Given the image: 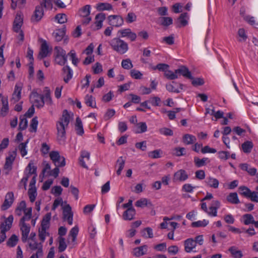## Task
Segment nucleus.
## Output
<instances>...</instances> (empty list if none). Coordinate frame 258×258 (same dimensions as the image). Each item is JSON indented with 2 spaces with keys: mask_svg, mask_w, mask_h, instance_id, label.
Returning a JSON list of instances; mask_svg holds the SVG:
<instances>
[{
  "mask_svg": "<svg viewBox=\"0 0 258 258\" xmlns=\"http://www.w3.org/2000/svg\"><path fill=\"white\" fill-rule=\"evenodd\" d=\"M28 193L30 202L32 203L34 202L37 195L36 188L35 187H30L28 190Z\"/></svg>",
  "mask_w": 258,
  "mask_h": 258,
  "instance_id": "43",
  "label": "nucleus"
},
{
  "mask_svg": "<svg viewBox=\"0 0 258 258\" xmlns=\"http://www.w3.org/2000/svg\"><path fill=\"white\" fill-rule=\"evenodd\" d=\"M30 100L37 108H41L44 106V101L43 95L39 94L36 92L31 93L30 95Z\"/></svg>",
  "mask_w": 258,
  "mask_h": 258,
  "instance_id": "5",
  "label": "nucleus"
},
{
  "mask_svg": "<svg viewBox=\"0 0 258 258\" xmlns=\"http://www.w3.org/2000/svg\"><path fill=\"white\" fill-rule=\"evenodd\" d=\"M14 201V196L13 192H8L6 196L4 203L2 205L1 209L2 210H6L8 209L12 205Z\"/></svg>",
  "mask_w": 258,
  "mask_h": 258,
  "instance_id": "9",
  "label": "nucleus"
},
{
  "mask_svg": "<svg viewBox=\"0 0 258 258\" xmlns=\"http://www.w3.org/2000/svg\"><path fill=\"white\" fill-rule=\"evenodd\" d=\"M75 130L78 135L82 136L84 133L82 122L79 117L76 118Z\"/></svg>",
  "mask_w": 258,
  "mask_h": 258,
  "instance_id": "28",
  "label": "nucleus"
},
{
  "mask_svg": "<svg viewBox=\"0 0 258 258\" xmlns=\"http://www.w3.org/2000/svg\"><path fill=\"white\" fill-rule=\"evenodd\" d=\"M229 251L234 258H241L243 256L242 253L240 250H237L235 246H231L229 248Z\"/></svg>",
  "mask_w": 258,
  "mask_h": 258,
  "instance_id": "38",
  "label": "nucleus"
},
{
  "mask_svg": "<svg viewBox=\"0 0 258 258\" xmlns=\"http://www.w3.org/2000/svg\"><path fill=\"white\" fill-rule=\"evenodd\" d=\"M176 73L178 75H182V76L189 79H193L191 72L189 71L188 68L185 66H181L179 69H177Z\"/></svg>",
  "mask_w": 258,
  "mask_h": 258,
  "instance_id": "19",
  "label": "nucleus"
},
{
  "mask_svg": "<svg viewBox=\"0 0 258 258\" xmlns=\"http://www.w3.org/2000/svg\"><path fill=\"white\" fill-rule=\"evenodd\" d=\"M160 134L166 136H171L173 135V131L167 127H162L159 130Z\"/></svg>",
  "mask_w": 258,
  "mask_h": 258,
  "instance_id": "61",
  "label": "nucleus"
},
{
  "mask_svg": "<svg viewBox=\"0 0 258 258\" xmlns=\"http://www.w3.org/2000/svg\"><path fill=\"white\" fill-rule=\"evenodd\" d=\"M125 165V160L122 156L119 157L116 161V166H118V168L116 171V174L117 175L121 174V171L123 169Z\"/></svg>",
  "mask_w": 258,
  "mask_h": 258,
  "instance_id": "35",
  "label": "nucleus"
},
{
  "mask_svg": "<svg viewBox=\"0 0 258 258\" xmlns=\"http://www.w3.org/2000/svg\"><path fill=\"white\" fill-rule=\"evenodd\" d=\"M63 73V80L67 83L72 78L73 72L68 66H66L62 68Z\"/></svg>",
  "mask_w": 258,
  "mask_h": 258,
  "instance_id": "20",
  "label": "nucleus"
},
{
  "mask_svg": "<svg viewBox=\"0 0 258 258\" xmlns=\"http://www.w3.org/2000/svg\"><path fill=\"white\" fill-rule=\"evenodd\" d=\"M63 218L64 220L67 221L69 225H72L73 213L72 211V208L69 204L63 208Z\"/></svg>",
  "mask_w": 258,
  "mask_h": 258,
  "instance_id": "7",
  "label": "nucleus"
},
{
  "mask_svg": "<svg viewBox=\"0 0 258 258\" xmlns=\"http://www.w3.org/2000/svg\"><path fill=\"white\" fill-rule=\"evenodd\" d=\"M137 16L133 12H130L126 18V21L128 23H131L135 22Z\"/></svg>",
  "mask_w": 258,
  "mask_h": 258,
  "instance_id": "64",
  "label": "nucleus"
},
{
  "mask_svg": "<svg viewBox=\"0 0 258 258\" xmlns=\"http://www.w3.org/2000/svg\"><path fill=\"white\" fill-rule=\"evenodd\" d=\"M135 214V210L133 208H129L123 213V219L124 220H132L134 218Z\"/></svg>",
  "mask_w": 258,
  "mask_h": 258,
  "instance_id": "21",
  "label": "nucleus"
},
{
  "mask_svg": "<svg viewBox=\"0 0 258 258\" xmlns=\"http://www.w3.org/2000/svg\"><path fill=\"white\" fill-rule=\"evenodd\" d=\"M55 18L60 24L65 23L67 21V17L64 14H58L55 16Z\"/></svg>",
  "mask_w": 258,
  "mask_h": 258,
  "instance_id": "60",
  "label": "nucleus"
},
{
  "mask_svg": "<svg viewBox=\"0 0 258 258\" xmlns=\"http://www.w3.org/2000/svg\"><path fill=\"white\" fill-rule=\"evenodd\" d=\"M209 222L208 220L204 219L202 221L199 220L192 222L191 224V226L192 227H205L209 224Z\"/></svg>",
  "mask_w": 258,
  "mask_h": 258,
  "instance_id": "50",
  "label": "nucleus"
},
{
  "mask_svg": "<svg viewBox=\"0 0 258 258\" xmlns=\"http://www.w3.org/2000/svg\"><path fill=\"white\" fill-rule=\"evenodd\" d=\"M29 142V140H27L25 143H22L18 146V149L20 152L21 155L22 157H24L27 154V151L26 150L27 144Z\"/></svg>",
  "mask_w": 258,
  "mask_h": 258,
  "instance_id": "46",
  "label": "nucleus"
},
{
  "mask_svg": "<svg viewBox=\"0 0 258 258\" xmlns=\"http://www.w3.org/2000/svg\"><path fill=\"white\" fill-rule=\"evenodd\" d=\"M138 130L136 133L141 134L146 132L147 131V126L145 122H141L137 124Z\"/></svg>",
  "mask_w": 258,
  "mask_h": 258,
  "instance_id": "49",
  "label": "nucleus"
},
{
  "mask_svg": "<svg viewBox=\"0 0 258 258\" xmlns=\"http://www.w3.org/2000/svg\"><path fill=\"white\" fill-rule=\"evenodd\" d=\"M96 9L99 11H110L112 10V6L107 3H100L97 5Z\"/></svg>",
  "mask_w": 258,
  "mask_h": 258,
  "instance_id": "34",
  "label": "nucleus"
},
{
  "mask_svg": "<svg viewBox=\"0 0 258 258\" xmlns=\"http://www.w3.org/2000/svg\"><path fill=\"white\" fill-rule=\"evenodd\" d=\"M164 76L167 79L171 80L178 78V75L177 73H176V70L174 72L170 70H167L164 73Z\"/></svg>",
  "mask_w": 258,
  "mask_h": 258,
  "instance_id": "45",
  "label": "nucleus"
},
{
  "mask_svg": "<svg viewBox=\"0 0 258 258\" xmlns=\"http://www.w3.org/2000/svg\"><path fill=\"white\" fill-rule=\"evenodd\" d=\"M149 102L151 103L154 106H159L161 102V99L158 97H151Z\"/></svg>",
  "mask_w": 258,
  "mask_h": 258,
  "instance_id": "62",
  "label": "nucleus"
},
{
  "mask_svg": "<svg viewBox=\"0 0 258 258\" xmlns=\"http://www.w3.org/2000/svg\"><path fill=\"white\" fill-rule=\"evenodd\" d=\"M122 67L126 70H129L133 67V65L130 59H123L121 61Z\"/></svg>",
  "mask_w": 258,
  "mask_h": 258,
  "instance_id": "58",
  "label": "nucleus"
},
{
  "mask_svg": "<svg viewBox=\"0 0 258 258\" xmlns=\"http://www.w3.org/2000/svg\"><path fill=\"white\" fill-rule=\"evenodd\" d=\"M67 55L70 56V59L72 61V63L75 66H77L79 62V59L77 57L75 51L74 50H71Z\"/></svg>",
  "mask_w": 258,
  "mask_h": 258,
  "instance_id": "52",
  "label": "nucleus"
},
{
  "mask_svg": "<svg viewBox=\"0 0 258 258\" xmlns=\"http://www.w3.org/2000/svg\"><path fill=\"white\" fill-rule=\"evenodd\" d=\"M241 146L243 151L244 153H249L251 152L253 145L251 141H246L242 144Z\"/></svg>",
  "mask_w": 258,
  "mask_h": 258,
  "instance_id": "37",
  "label": "nucleus"
},
{
  "mask_svg": "<svg viewBox=\"0 0 258 258\" xmlns=\"http://www.w3.org/2000/svg\"><path fill=\"white\" fill-rule=\"evenodd\" d=\"M23 24V16L22 15L19 13H17L14 23H13V30L16 32L18 33L21 30V27Z\"/></svg>",
  "mask_w": 258,
  "mask_h": 258,
  "instance_id": "12",
  "label": "nucleus"
},
{
  "mask_svg": "<svg viewBox=\"0 0 258 258\" xmlns=\"http://www.w3.org/2000/svg\"><path fill=\"white\" fill-rule=\"evenodd\" d=\"M16 152L13 151L9 153L8 156L6 158V162L4 165V169L10 170L12 168L13 163L16 158Z\"/></svg>",
  "mask_w": 258,
  "mask_h": 258,
  "instance_id": "15",
  "label": "nucleus"
},
{
  "mask_svg": "<svg viewBox=\"0 0 258 258\" xmlns=\"http://www.w3.org/2000/svg\"><path fill=\"white\" fill-rule=\"evenodd\" d=\"M90 5H87L81 9L79 11L80 15L82 17L89 16L90 14Z\"/></svg>",
  "mask_w": 258,
  "mask_h": 258,
  "instance_id": "44",
  "label": "nucleus"
},
{
  "mask_svg": "<svg viewBox=\"0 0 258 258\" xmlns=\"http://www.w3.org/2000/svg\"><path fill=\"white\" fill-rule=\"evenodd\" d=\"M2 107L1 109V114L6 116L9 111L8 100L7 97H2L1 99Z\"/></svg>",
  "mask_w": 258,
  "mask_h": 258,
  "instance_id": "23",
  "label": "nucleus"
},
{
  "mask_svg": "<svg viewBox=\"0 0 258 258\" xmlns=\"http://www.w3.org/2000/svg\"><path fill=\"white\" fill-rule=\"evenodd\" d=\"M188 178V175L186 172L183 169H180L174 173L173 176V181L183 182Z\"/></svg>",
  "mask_w": 258,
  "mask_h": 258,
  "instance_id": "8",
  "label": "nucleus"
},
{
  "mask_svg": "<svg viewBox=\"0 0 258 258\" xmlns=\"http://www.w3.org/2000/svg\"><path fill=\"white\" fill-rule=\"evenodd\" d=\"M239 193L246 198H249L251 191L247 187L241 186L239 187Z\"/></svg>",
  "mask_w": 258,
  "mask_h": 258,
  "instance_id": "48",
  "label": "nucleus"
},
{
  "mask_svg": "<svg viewBox=\"0 0 258 258\" xmlns=\"http://www.w3.org/2000/svg\"><path fill=\"white\" fill-rule=\"evenodd\" d=\"M19 226L22 232V240L23 242H26L30 231V226L29 224L20 223Z\"/></svg>",
  "mask_w": 258,
  "mask_h": 258,
  "instance_id": "14",
  "label": "nucleus"
},
{
  "mask_svg": "<svg viewBox=\"0 0 258 258\" xmlns=\"http://www.w3.org/2000/svg\"><path fill=\"white\" fill-rule=\"evenodd\" d=\"M207 162H210V160L208 158H203L202 159H200L197 157H194V163L197 167L199 168L203 166H205L206 165Z\"/></svg>",
  "mask_w": 258,
  "mask_h": 258,
  "instance_id": "29",
  "label": "nucleus"
},
{
  "mask_svg": "<svg viewBox=\"0 0 258 258\" xmlns=\"http://www.w3.org/2000/svg\"><path fill=\"white\" fill-rule=\"evenodd\" d=\"M54 61L61 66H64L67 62L68 55L66 51L60 46L54 47Z\"/></svg>",
  "mask_w": 258,
  "mask_h": 258,
  "instance_id": "3",
  "label": "nucleus"
},
{
  "mask_svg": "<svg viewBox=\"0 0 258 258\" xmlns=\"http://www.w3.org/2000/svg\"><path fill=\"white\" fill-rule=\"evenodd\" d=\"M65 28L56 30L53 33V36L57 41H60L65 35Z\"/></svg>",
  "mask_w": 258,
  "mask_h": 258,
  "instance_id": "30",
  "label": "nucleus"
},
{
  "mask_svg": "<svg viewBox=\"0 0 258 258\" xmlns=\"http://www.w3.org/2000/svg\"><path fill=\"white\" fill-rule=\"evenodd\" d=\"M14 218L13 215H10L7 218H6L4 222L1 225V231L5 232L9 231L11 227L13 222Z\"/></svg>",
  "mask_w": 258,
  "mask_h": 258,
  "instance_id": "17",
  "label": "nucleus"
},
{
  "mask_svg": "<svg viewBox=\"0 0 258 258\" xmlns=\"http://www.w3.org/2000/svg\"><path fill=\"white\" fill-rule=\"evenodd\" d=\"M26 208V204L25 201H21L16 209L15 213L18 216H21L22 215V212H25V210H27Z\"/></svg>",
  "mask_w": 258,
  "mask_h": 258,
  "instance_id": "42",
  "label": "nucleus"
},
{
  "mask_svg": "<svg viewBox=\"0 0 258 258\" xmlns=\"http://www.w3.org/2000/svg\"><path fill=\"white\" fill-rule=\"evenodd\" d=\"M50 51L49 50V46L46 40H43L41 44L40 50L38 54V58L42 59L46 57Z\"/></svg>",
  "mask_w": 258,
  "mask_h": 258,
  "instance_id": "13",
  "label": "nucleus"
},
{
  "mask_svg": "<svg viewBox=\"0 0 258 258\" xmlns=\"http://www.w3.org/2000/svg\"><path fill=\"white\" fill-rule=\"evenodd\" d=\"M71 117L67 110L62 112L61 117L56 122L57 139L59 140H63L66 137V130L68 128L70 122Z\"/></svg>",
  "mask_w": 258,
  "mask_h": 258,
  "instance_id": "1",
  "label": "nucleus"
},
{
  "mask_svg": "<svg viewBox=\"0 0 258 258\" xmlns=\"http://www.w3.org/2000/svg\"><path fill=\"white\" fill-rule=\"evenodd\" d=\"M242 222L246 225L254 223V219L253 216L250 214H246L242 217Z\"/></svg>",
  "mask_w": 258,
  "mask_h": 258,
  "instance_id": "33",
  "label": "nucleus"
},
{
  "mask_svg": "<svg viewBox=\"0 0 258 258\" xmlns=\"http://www.w3.org/2000/svg\"><path fill=\"white\" fill-rule=\"evenodd\" d=\"M226 199L227 201L231 204H237L240 203L239 200L237 196V194L236 192L230 193L227 197Z\"/></svg>",
  "mask_w": 258,
  "mask_h": 258,
  "instance_id": "32",
  "label": "nucleus"
},
{
  "mask_svg": "<svg viewBox=\"0 0 258 258\" xmlns=\"http://www.w3.org/2000/svg\"><path fill=\"white\" fill-rule=\"evenodd\" d=\"M22 85L21 83L16 84L15 86L14 91L12 94L11 101L15 103L18 102L21 98V91Z\"/></svg>",
  "mask_w": 258,
  "mask_h": 258,
  "instance_id": "10",
  "label": "nucleus"
},
{
  "mask_svg": "<svg viewBox=\"0 0 258 258\" xmlns=\"http://www.w3.org/2000/svg\"><path fill=\"white\" fill-rule=\"evenodd\" d=\"M29 246L32 250H37L36 253L34 254L42 256V245L41 242L38 243L35 241H31L29 242Z\"/></svg>",
  "mask_w": 258,
  "mask_h": 258,
  "instance_id": "16",
  "label": "nucleus"
},
{
  "mask_svg": "<svg viewBox=\"0 0 258 258\" xmlns=\"http://www.w3.org/2000/svg\"><path fill=\"white\" fill-rule=\"evenodd\" d=\"M189 19L188 15L187 13L181 14L178 18V21L182 27L185 26L188 24V20Z\"/></svg>",
  "mask_w": 258,
  "mask_h": 258,
  "instance_id": "36",
  "label": "nucleus"
},
{
  "mask_svg": "<svg viewBox=\"0 0 258 258\" xmlns=\"http://www.w3.org/2000/svg\"><path fill=\"white\" fill-rule=\"evenodd\" d=\"M18 241V237L15 234H13L8 239L7 242V245L11 247H14Z\"/></svg>",
  "mask_w": 258,
  "mask_h": 258,
  "instance_id": "47",
  "label": "nucleus"
},
{
  "mask_svg": "<svg viewBox=\"0 0 258 258\" xmlns=\"http://www.w3.org/2000/svg\"><path fill=\"white\" fill-rule=\"evenodd\" d=\"M161 24L164 26H168L173 23V20L171 17H163L161 18Z\"/></svg>",
  "mask_w": 258,
  "mask_h": 258,
  "instance_id": "57",
  "label": "nucleus"
},
{
  "mask_svg": "<svg viewBox=\"0 0 258 258\" xmlns=\"http://www.w3.org/2000/svg\"><path fill=\"white\" fill-rule=\"evenodd\" d=\"M105 19V15L103 13L97 14L95 17V24L97 29H100L102 26V22Z\"/></svg>",
  "mask_w": 258,
  "mask_h": 258,
  "instance_id": "31",
  "label": "nucleus"
},
{
  "mask_svg": "<svg viewBox=\"0 0 258 258\" xmlns=\"http://www.w3.org/2000/svg\"><path fill=\"white\" fill-rule=\"evenodd\" d=\"M238 35L239 37V41H245L247 36L245 33V31L243 28H240L238 31Z\"/></svg>",
  "mask_w": 258,
  "mask_h": 258,
  "instance_id": "59",
  "label": "nucleus"
},
{
  "mask_svg": "<svg viewBox=\"0 0 258 258\" xmlns=\"http://www.w3.org/2000/svg\"><path fill=\"white\" fill-rule=\"evenodd\" d=\"M162 151L160 150H155L149 152L148 156L153 159L159 158L161 157Z\"/></svg>",
  "mask_w": 258,
  "mask_h": 258,
  "instance_id": "53",
  "label": "nucleus"
},
{
  "mask_svg": "<svg viewBox=\"0 0 258 258\" xmlns=\"http://www.w3.org/2000/svg\"><path fill=\"white\" fill-rule=\"evenodd\" d=\"M67 247L65 239L62 237L59 238V245H58V251L59 252H62L65 250Z\"/></svg>",
  "mask_w": 258,
  "mask_h": 258,
  "instance_id": "56",
  "label": "nucleus"
},
{
  "mask_svg": "<svg viewBox=\"0 0 258 258\" xmlns=\"http://www.w3.org/2000/svg\"><path fill=\"white\" fill-rule=\"evenodd\" d=\"M44 15V10L42 6H37L33 15L31 17V20L33 23H37L40 21Z\"/></svg>",
  "mask_w": 258,
  "mask_h": 258,
  "instance_id": "6",
  "label": "nucleus"
},
{
  "mask_svg": "<svg viewBox=\"0 0 258 258\" xmlns=\"http://www.w3.org/2000/svg\"><path fill=\"white\" fill-rule=\"evenodd\" d=\"M32 208H28L25 210L24 216L21 219L20 224H26V221H29L32 217Z\"/></svg>",
  "mask_w": 258,
  "mask_h": 258,
  "instance_id": "26",
  "label": "nucleus"
},
{
  "mask_svg": "<svg viewBox=\"0 0 258 258\" xmlns=\"http://www.w3.org/2000/svg\"><path fill=\"white\" fill-rule=\"evenodd\" d=\"M28 121L25 117L20 118V122L19 123V130L21 131L24 130L27 127Z\"/></svg>",
  "mask_w": 258,
  "mask_h": 258,
  "instance_id": "63",
  "label": "nucleus"
},
{
  "mask_svg": "<svg viewBox=\"0 0 258 258\" xmlns=\"http://www.w3.org/2000/svg\"><path fill=\"white\" fill-rule=\"evenodd\" d=\"M38 120L36 117H34L31 120L29 131L30 132H36L37 131V125H38Z\"/></svg>",
  "mask_w": 258,
  "mask_h": 258,
  "instance_id": "54",
  "label": "nucleus"
},
{
  "mask_svg": "<svg viewBox=\"0 0 258 258\" xmlns=\"http://www.w3.org/2000/svg\"><path fill=\"white\" fill-rule=\"evenodd\" d=\"M109 24L113 27H120L123 24V18L117 15H111L108 17Z\"/></svg>",
  "mask_w": 258,
  "mask_h": 258,
  "instance_id": "11",
  "label": "nucleus"
},
{
  "mask_svg": "<svg viewBox=\"0 0 258 258\" xmlns=\"http://www.w3.org/2000/svg\"><path fill=\"white\" fill-rule=\"evenodd\" d=\"M173 84H177V83L175 82H172V84L169 83L166 85V88L167 91L170 92L176 93H178L180 92V90L178 88H176V87L173 85Z\"/></svg>",
  "mask_w": 258,
  "mask_h": 258,
  "instance_id": "51",
  "label": "nucleus"
},
{
  "mask_svg": "<svg viewBox=\"0 0 258 258\" xmlns=\"http://www.w3.org/2000/svg\"><path fill=\"white\" fill-rule=\"evenodd\" d=\"M51 214L50 213H47L43 217L41 222V228L47 229L49 227V222L51 219Z\"/></svg>",
  "mask_w": 258,
  "mask_h": 258,
  "instance_id": "27",
  "label": "nucleus"
},
{
  "mask_svg": "<svg viewBox=\"0 0 258 258\" xmlns=\"http://www.w3.org/2000/svg\"><path fill=\"white\" fill-rule=\"evenodd\" d=\"M85 103L87 105L92 108H96V103L94 98L89 95H87L85 98Z\"/></svg>",
  "mask_w": 258,
  "mask_h": 258,
  "instance_id": "40",
  "label": "nucleus"
},
{
  "mask_svg": "<svg viewBox=\"0 0 258 258\" xmlns=\"http://www.w3.org/2000/svg\"><path fill=\"white\" fill-rule=\"evenodd\" d=\"M142 235L146 238H153V233L152 228L150 227L145 228L142 231Z\"/></svg>",
  "mask_w": 258,
  "mask_h": 258,
  "instance_id": "55",
  "label": "nucleus"
},
{
  "mask_svg": "<svg viewBox=\"0 0 258 258\" xmlns=\"http://www.w3.org/2000/svg\"><path fill=\"white\" fill-rule=\"evenodd\" d=\"M205 182L208 186L214 188H217L219 184L218 180L212 177H207Z\"/></svg>",
  "mask_w": 258,
  "mask_h": 258,
  "instance_id": "25",
  "label": "nucleus"
},
{
  "mask_svg": "<svg viewBox=\"0 0 258 258\" xmlns=\"http://www.w3.org/2000/svg\"><path fill=\"white\" fill-rule=\"evenodd\" d=\"M78 232L79 228L77 226L74 227L70 230L69 236L71 237L72 242L75 243Z\"/></svg>",
  "mask_w": 258,
  "mask_h": 258,
  "instance_id": "41",
  "label": "nucleus"
},
{
  "mask_svg": "<svg viewBox=\"0 0 258 258\" xmlns=\"http://www.w3.org/2000/svg\"><path fill=\"white\" fill-rule=\"evenodd\" d=\"M111 48L120 54H123L126 53L128 46L126 42L119 38H114L109 42Z\"/></svg>",
  "mask_w": 258,
  "mask_h": 258,
  "instance_id": "2",
  "label": "nucleus"
},
{
  "mask_svg": "<svg viewBox=\"0 0 258 258\" xmlns=\"http://www.w3.org/2000/svg\"><path fill=\"white\" fill-rule=\"evenodd\" d=\"M197 139L195 136L190 134H185L182 138V142L185 145H191L195 143Z\"/></svg>",
  "mask_w": 258,
  "mask_h": 258,
  "instance_id": "24",
  "label": "nucleus"
},
{
  "mask_svg": "<svg viewBox=\"0 0 258 258\" xmlns=\"http://www.w3.org/2000/svg\"><path fill=\"white\" fill-rule=\"evenodd\" d=\"M184 250L189 253L193 251L196 246V242L192 238H188L184 242Z\"/></svg>",
  "mask_w": 258,
  "mask_h": 258,
  "instance_id": "18",
  "label": "nucleus"
},
{
  "mask_svg": "<svg viewBox=\"0 0 258 258\" xmlns=\"http://www.w3.org/2000/svg\"><path fill=\"white\" fill-rule=\"evenodd\" d=\"M50 159L55 166L63 167L66 165L65 158L61 156L57 151H51L49 153Z\"/></svg>",
  "mask_w": 258,
  "mask_h": 258,
  "instance_id": "4",
  "label": "nucleus"
},
{
  "mask_svg": "<svg viewBox=\"0 0 258 258\" xmlns=\"http://www.w3.org/2000/svg\"><path fill=\"white\" fill-rule=\"evenodd\" d=\"M148 205L151 206L152 204L149 202L148 200L146 198H142L138 200L136 203L135 206L137 207L143 208Z\"/></svg>",
  "mask_w": 258,
  "mask_h": 258,
  "instance_id": "39",
  "label": "nucleus"
},
{
  "mask_svg": "<svg viewBox=\"0 0 258 258\" xmlns=\"http://www.w3.org/2000/svg\"><path fill=\"white\" fill-rule=\"evenodd\" d=\"M147 250V246L144 245L140 247L135 248L133 250V254L139 257L145 254Z\"/></svg>",
  "mask_w": 258,
  "mask_h": 258,
  "instance_id": "22",
  "label": "nucleus"
}]
</instances>
